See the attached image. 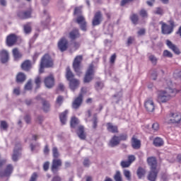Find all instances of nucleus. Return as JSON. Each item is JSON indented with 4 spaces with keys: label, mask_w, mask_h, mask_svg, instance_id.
<instances>
[{
    "label": "nucleus",
    "mask_w": 181,
    "mask_h": 181,
    "mask_svg": "<svg viewBox=\"0 0 181 181\" xmlns=\"http://www.w3.org/2000/svg\"><path fill=\"white\" fill-rule=\"evenodd\" d=\"M115 59H117V55L114 54L110 57V63H114V62H115Z\"/></svg>",
    "instance_id": "680f3d73"
},
{
    "label": "nucleus",
    "mask_w": 181,
    "mask_h": 181,
    "mask_svg": "<svg viewBox=\"0 0 181 181\" xmlns=\"http://www.w3.org/2000/svg\"><path fill=\"white\" fill-rule=\"evenodd\" d=\"M123 173L127 180H131V172H129V170H124Z\"/></svg>",
    "instance_id": "a19ab883"
},
{
    "label": "nucleus",
    "mask_w": 181,
    "mask_h": 181,
    "mask_svg": "<svg viewBox=\"0 0 181 181\" xmlns=\"http://www.w3.org/2000/svg\"><path fill=\"white\" fill-rule=\"evenodd\" d=\"M36 179H37V174H36L35 173H34L32 175L30 181H36Z\"/></svg>",
    "instance_id": "6e6d98bb"
},
{
    "label": "nucleus",
    "mask_w": 181,
    "mask_h": 181,
    "mask_svg": "<svg viewBox=\"0 0 181 181\" xmlns=\"http://www.w3.org/2000/svg\"><path fill=\"white\" fill-rule=\"evenodd\" d=\"M103 21V15L101 14V12L98 11L95 13L93 21H92V25L93 26H98L100 23Z\"/></svg>",
    "instance_id": "9d476101"
},
{
    "label": "nucleus",
    "mask_w": 181,
    "mask_h": 181,
    "mask_svg": "<svg viewBox=\"0 0 181 181\" xmlns=\"http://www.w3.org/2000/svg\"><path fill=\"white\" fill-rule=\"evenodd\" d=\"M163 56H164V57H173V55L172 54V52L165 49L163 51Z\"/></svg>",
    "instance_id": "79ce46f5"
},
{
    "label": "nucleus",
    "mask_w": 181,
    "mask_h": 181,
    "mask_svg": "<svg viewBox=\"0 0 181 181\" xmlns=\"http://www.w3.org/2000/svg\"><path fill=\"white\" fill-rule=\"evenodd\" d=\"M94 65L90 64L86 71L83 81L84 83H90L94 78Z\"/></svg>",
    "instance_id": "39448f33"
},
{
    "label": "nucleus",
    "mask_w": 181,
    "mask_h": 181,
    "mask_svg": "<svg viewBox=\"0 0 181 181\" xmlns=\"http://www.w3.org/2000/svg\"><path fill=\"white\" fill-rule=\"evenodd\" d=\"M13 170V167L11 165H8L4 172H0V176L4 177V176H10Z\"/></svg>",
    "instance_id": "aec40b11"
},
{
    "label": "nucleus",
    "mask_w": 181,
    "mask_h": 181,
    "mask_svg": "<svg viewBox=\"0 0 181 181\" xmlns=\"http://www.w3.org/2000/svg\"><path fill=\"white\" fill-rule=\"evenodd\" d=\"M166 45L168 46V47H169V49L173 50V52H174V53H176V54H179V53H180V51L179 50V48H177V47L176 45L173 44L170 40H166Z\"/></svg>",
    "instance_id": "f3484780"
},
{
    "label": "nucleus",
    "mask_w": 181,
    "mask_h": 181,
    "mask_svg": "<svg viewBox=\"0 0 181 181\" xmlns=\"http://www.w3.org/2000/svg\"><path fill=\"white\" fill-rule=\"evenodd\" d=\"M53 66V59L50 57V55L45 54L41 59L40 66V73H43V69L45 67L49 68Z\"/></svg>",
    "instance_id": "7ed1b4c3"
},
{
    "label": "nucleus",
    "mask_w": 181,
    "mask_h": 181,
    "mask_svg": "<svg viewBox=\"0 0 181 181\" xmlns=\"http://www.w3.org/2000/svg\"><path fill=\"white\" fill-rule=\"evenodd\" d=\"M44 170H47L49 169V162H46L43 165Z\"/></svg>",
    "instance_id": "0e129e2a"
},
{
    "label": "nucleus",
    "mask_w": 181,
    "mask_h": 181,
    "mask_svg": "<svg viewBox=\"0 0 181 181\" xmlns=\"http://www.w3.org/2000/svg\"><path fill=\"white\" fill-rule=\"evenodd\" d=\"M78 119L76 117H72L71 119V128H76V126L78 125Z\"/></svg>",
    "instance_id": "72a5a7b5"
},
{
    "label": "nucleus",
    "mask_w": 181,
    "mask_h": 181,
    "mask_svg": "<svg viewBox=\"0 0 181 181\" xmlns=\"http://www.w3.org/2000/svg\"><path fill=\"white\" fill-rule=\"evenodd\" d=\"M140 16L142 18H148V12L145 9H141L139 12Z\"/></svg>",
    "instance_id": "c03bdc74"
},
{
    "label": "nucleus",
    "mask_w": 181,
    "mask_h": 181,
    "mask_svg": "<svg viewBox=\"0 0 181 181\" xmlns=\"http://www.w3.org/2000/svg\"><path fill=\"white\" fill-rule=\"evenodd\" d=\"M1 129H6L8 128V123L5 121H1L0 124Z\"/></svg>",
    "instance_id": "a18cd8bd"
},
{
    "label": "nucleus",
    "mask_w": 181,
    "mask_h": 181,
    "mask_svg": "<svg viewBox=\"0 0 181 181\" xmlns=\"http://www.w3.org/2000/svg\"><path fill=\"white\" fill-rule=\"evenodd\" d=\"M69 47V41L66 37H62L58 42V48L61 52H66Z\"/></svg>",
    "instance_id": "0eeeda50"
},
{
    "label": "nucleus",
    "mask_w": 181,
    "mask_h": 181,
    "mask_svg": "<svg viewBox=\"0 0 181 181\" xmlns=\"http://www.w3.org/2000/svg\"><path fill=\"white\" fill-rule=\"evenodd\" d=\"M83 165L86 166V168H88V166H90V160L86 158L83 161Z\"/></svg>",
    "instance_id": "bf43d9fd"
},
{
    "label": "nucleus",
    "mask_w": 181,
    "mask_h": 181,
    "mask_svg": "<svg viewBox=\"0 0 181 181\" xmlns=\"http://www.w3.org/2000/svg\"><path fill=\"white\" fill-rule=\"evenodd\" d=\"M26 80V76L25 74L20 72L16 76V81L17 83H23Z\"/></svg>",
    "instance_id": "c756f323"
},
{
    "label": "nucleus",
    "mask_w": 181,
    "mask_h": 181,
    "mask_svg": "<svg viewBox=\"0 0 181 181\" xmlns=\"http://www.w3.org/2000/svg\"><path fill=\"white\" fill-rule=\"evenodd\" d=\"M137 33L139 36H144V35H145V29L144 28L140 29Z\"/></svg>",
    "instance_id": "4d7b16f0"
},
{
    "label": "nucleus",
    "mask_w": 181,
    "mask_h": 181,
    "mask_svg": "<svg viewBox=\"0 0 181 181\" xmlns=\"http://www.w3.org/2000/svg\"><path fill=\"white\" fill-rule=\"evenodd\" d=\"M32 28H30V25H29V24L24 25V33H25V35L29 34Z\"/></svg>",
    "instance_id": "ea45409f"
},
{
    "label": "nucleus",
    "mask_w": 181,
    "mask_h": 181,
    "mask_svg": "<svg viewBox=\"0 0 181 181\" xmlns=\"http://www.w3.org/2000/svg\"><path fill=\"white\" fill-rule=\"evenodd\" d=\"M137 176L139 177V179H142V177L145 176V170H144L142 168H139L137 170Z\"/></svg>",
    "instance_id": "f704fd0d"
},
{
    "label": "nucleus",
    "mask_w": 181,
    "mask_h": 181,
    "mask_svg": "<svg viewBox=\"0 0 181 181\" xmlns=\"http://www.w3.org/2000/svg\"><path fill=\"white\" fill-rule=\"evenodd\" d=\"M77 37H80L78 30L75 29L69 33V38L71 39V40H74V39H77Z\"/></svg>",
    "instance_id": "393cba45"
},
{
    "label": "nucleus",
    "mask_w": 181,
    "mask_h": 181,
    "mask_svg": "<svg viewBox=\"0 0 181 181\" xmlns=\"http://www.w3.org/2000/svg\"><path fill=\"white\" fill-rule=\"evenodd\" d=\"M122 168H129V166H131V163L125 160H123L120 163Z\"/></svg>",
    "instance_id": "58836bf2"
},
{
    "label": "nucleus",
    "mask_w": 181,
    "mask_h": 181,
    "mask_svg": "<svg viewBox=\"0 0 181 181\" xmlns=\"http://www.w3.org/2000/svg\"><path fill=\"white\" fill-rule=\"evenodd\" d=\"M76 22L79 25L81 30L86 32L87 30V22H86V18L83 16H78L76 18Z\"/></svg>",
    "instance_id": "1a4fd4ad"
},
{
    "label": "nucleus",
    "mask_w": 181,
    "mask_h": 181,
    "mask_svg": "<svg viewBox=\"0 0 181 181\" xmlns=\"http://www.w3.org/2000/svg\"><path fill=\"white\" fill-rule=\"evenodd\" d=\"M181 121V115L179 112L171 113L169 119H165L167 124H179Z\"/></svg>",
    "instance_id": "423d86ee"
},
{
    "label": "nucleus",
    "mask_w": 181,
    "mask_h": 181,
    "mask_svg": "<svg viewBox=\"0 0 181 181\" xmlns=\"http://www.w3.org/2000/svg\"><path fill=\"white\" fill-rule=\"evenodd\" d=\"M31 67H32V64L29 60L25 61L21 65V69L23 70H25V71L30 70Z\"/></svg>",
    "instance_id": "a878e982"
},
{
    "label": "nucleus",
    "mask_w": 181,
    "mask_h": 181,
    "mask_svg": "<svg viewBox=\"0 0 181 181\" xmlns=\"http://www.w3.org/2000/svg\"><path fill=\"white\" fill-rule=\"evenodd\" d=\"M0 59L1 63H6L8 60H9V54L8 53V51L4 49L0 53Z\"/></svg>",
    "instance_id": "6ab92c4d"
},
{
    "label": "nucleus",
    "mask_w": 181,
    "mask_h": 181,
    "mask_svg": "<svg viewBox=\"0 0 181 181\" xmlns=\"http://www.w3.org/2000/svg\"><path fill=\"white\" fill-rule=\"evenodd\" d=\"M63 100H64V98H63V96H58L57 98V100H56V105H57L58 107H60V105H62V104H63Z\"/></svg>",
    "instance_id": "4c0bfd02"
},
{
    "label": "nucleus",
    "mask_w": 181,
    "mask_h": 181,
    "mask_svg": "<svg viewBox=\"0 0 181 181\" xmlns=\"http://www.w3.org/2000/svg\"><path fill=\"white\" fill-rule=\"evenodd\" d=\"M81 62H83V56L81 55L76 57L74 60L73 67L77 76H80L81 74Z\"/></svg>",
    "instance_id": "20e7f679"
},
{
    "label": "nucleus",
    "mask_w": 181,
    "mask_h": 181,
    "mask_svg": "<svg viewBox=\"0 0 181 181\" xmlns=\"http://www.w3.org/2000/svg\"><path fill=\"white\" fill-rule=\"evenodd\" d=\"M118 138L119 139V142H121V141H127L128 136L126 134H122L119 136Z\"/></svg>",
    "instance_id": "603ef678"
},
{
    "label": "nucleus",
    "mask_w": 181,
    "mask_h": 181,
    "mask_svg": "<svg viewBox=\"0 0 181 181\" xmlns=\"http://www.w3.org/2000/svg\"><path fill=\"white\" fill-rule=\"evenodd\" d=\"M119 137L117 136H114L109 142V146L110 148H114V146H117V145H119Z\"/></svg>",
    "instance_id": "412c9836"
},
{
    "label": "nucleus",
    "mask_w": 181,
    "mask_h": 181,
    "mask_svg": "<svg viewBox=\"0 0 181 181\" xmlns=\"http://www.w3.org/2000/svg\"><path fill=\"white\" fill-rule=\"evenodd\" d=\"M107 129L109 132H112V134H115V132H118V127L112 123L107 124Z\"/></svg>",
    "instance_id": "b1692460"
},
{
    "label": "nucleus",
    "mask_w": 181,
    "mask_h": 181,
    "mask_svg": "<svg viewBox=\"0 0 181 181\" xmlns=\"http://www.w3.org/2000/svg\"><path fill=\"white\" fill-rule=\"evenodd\" d=\"M149 60L153 63V64H156V62H158V59L154 55H150L148 57Z\"/></svg>",
    "instance_id": "37998d69"
},
{
    "label": "nucleus",
    "mask_w": 181,
    "mask_h": 181,
    "mask_svg": "<svg viewBox=\"0 0 181 181\" xmlns=\"http://www.w3.org/2000/svg\"><path fill=\"white\" fill-rule=\"evenodd\" d=\"M66 77L68 81H69V88L72 91H74V90L78 88L80 81L74 78V74H73V72H71L69 67L66 68Z\"/></svg>",
    "instance_id": "f03ea898"
},
{
    "label": "nucleus",
    "mask_w": 181,
    "mask_h": 181,
    "mask_svg": "<svg viewBox=\"0 0 181 181\" xmlns=\"http://www.w3.org/2000/svg\"><path fill=\"white\" fill-rule=\"evenodd\" d=\"M93 128L95 129L97 128V118L96 117H93Z\"/></svg>",
    "instance_id": "338daca9"
},
{
    "label": "nucleus",
    "mask_w": 181,
    "mask_h": 181,
    "mask_svg": "<svg viewBox=\"0 0 181 181\" xmlns=\"http://www.w3.org/2000/svg\"><path fill=\"white\" fill-rule=\"evenodd\" d=\"M67 114H69V110H65L59 115L60 121L63 124H66L67 121Z\"/></svg>",
    "instance_id": "bb28decb"
},
{
    "label": "nucleus",
    "mask_w": 181,
    "mask_h": 181,
    "mask_svg": "<svg viewBox=\"0 0 181 181\" xmlns=\"http://www.w3.org/2000/svg\"><path fill=\"white\" fill-rule=\"evenodd\" d=\"M162 25V33L163 35H170L173 32V27L172 25H168L164 23H160Z\"/></svg>",
    "instance_id": "4468645a"
},
{
    "label": "nucleus",
    "mask_w": 181,
    "mask_h": 181,
    "mask_svg": "<svg viewBox=\"0 0 181 181\" xmlns=\"http://www.w3.org/2000/svg\"><path fill=\"white\" fill-rule=\"evenodd\" d=\"M20 156H21L20 149L18 148V150H16V148H15L13 151V154L12 156V160L14 162H16V160H18V158H19Z\"/></svg>",
    "instance_id": "7c9ffc66"
},
{
    "label": "nucleus",
    "mask_w": 181,
    "mask_h": 181,
    "mask_svg": "<svg viewBox=\"0 0 181 181\" xmlns=\"http://www.w3.org/2000/svg\"><path fill=\"white\" fill-rule=\"evenodd\" d=\"M114 179L115 181H122V177H121V172L117 171L114 176Z\"/></svg>",
    "instance_id": "e433bc0d"
},
{
    "label": "nucleus",
    "mask_w": 181,
    "mask_h": 181,
    "mask_svg": "<svg viewBox=\"0 0 181 181\" xmlns=\"http://www.w3.org/2000/svg\"><path fill=\"white\" fill-rule=\"evenodd\" d=\"M77 135L81 139H86V134H84V127L83 126L78 127Z\"/></svg>",
    "instance_id": "cd10ccee"
},
{
    "label": "nucleus",
    "mask_w": 181,
    "mask_h": 181,
    "mask_svg": "<svg viewBox=\"0 0 181 181\" xmlns=\"http://www.w3.org/2000/svg\"><path fill=\"white\" fill-rule=\"evenodd\" d=\"M132 146L134 149H139L141 148V141L134 136L132 139Z\"/></svg>",
    "instance_id": "5701e85b"
},
{
    "label": "nucleus",
    "mask_w": 181,
    "mask_h": 181,
    "mask_svg": "<svg viewBox=\"0 0 181 181\" xmlns=\"http://www.w3.org/2000/svg\"><path fill=\"white\" fill-rule=\"evenodd\" d=\"M13 94H15L16 95H19V94H21V90L19 89V88H16L13 89Z\"/></svg>",
    "instance_id": "13d9d810"
},
{
    "label": "nucleus",
    "mask_w": 181,
    "mask_h": 181,
    "mask_svg": "<svg viewBox=\"0 0 181 181\" xmlns=\"http://www.w3.org/2000/svg\"><path fill=\"white\" fill-rule=\"evenodd\" d=\"M135 160V156L134 155H131L128 156V161L131 163H132V162H134Z\"/></svg>",
    "instance_id": "864d4df0"
},
{
    "label": "nucleus",
    "mask_w": 181,
    "mask_h": 181,
    "mask_svg": "<svg viewBox=\"0 0 181 181\" xmlns=\"http://www.w3.org/2000/svg\"><path fill=\"white\" fill-rule=\"evenodd\" d=\"M35 84L37 85V88H39V86H40L41 79L40 77L38 76L35 78Z\"/></svg>",
    "instance_id": "5fc2aeb1"
},
{
    "label": "nucleus",
    "mask_w": 181,
    "mask_h": 181,
    "mask_svg": "<svg viewBox=\"0 0 181 181\" xmlns=\"http://www.w3.org/2000/svg\"><path fill=\"white\" fill-rule=\"evenodd\" d=\"M158 169H153V170H151L148 175V180L150 181H155L156 180V177L158 176Z\"/></svg>",
    "instance_id": "a211bd4d"
},
{
    "label": "nucleus",
    "mask_w": 181,
    "mask_h": 181,
    "mask_svg": "<svg viewBox=\"0 0 181 181\" xmlns=\"http://www.w3.org/2000/svg\"><path fill=\"white\" fill-rule=\"evenodd\" d=\"M132 1L134 0H122L121 2L122 6H124V5H126V4H128V2H131Z\"/></svg>",
    "instance_id": "e2e57ef3"
},
{
    "label": "nucleus",
    "mask_w": 181,
    "mask_h": 181,
    "mask_svg": "<svg viewBox=\"0 0 181 181\" xmlns=\"http://www.w3.org/2000/svg\"><path fill=\"white\" fill-rule=\"evenodd\" d=\"M152 129H153V131H159V123L154 122L152 124Z\"/></svg>",
    "instance_id": "de8ad7c7"
},
{
    "label": "nucleus",
    "mask_w": 181,
    "mask_h": 181,
    "mask_svg": "<svg viewBox=\"0 0 181 181\" xmlns=\"http://www.w3.org/2000/svg\"><path fill=\"white\" fill-rule=\"evenodd\" d=\"M175 93V90L168 88L165 90H158L157 92V101L159 104H165L169 103L172 99V94Z\"/></svg>",
    "instance_id": "f257e3e1"
},
{
    "label": "nucleus",
    "mask_w": 181,
    "mask_h": 181,
    "mask_svg": "<svg viewBox=\"0 0 181 181\" xmlns=\"http://www.w3.org/2000/svg\"><path fill=\"white\" fill-rule=\"evenodd\" d=\"M81 9H83L82 6L76 7L74 10V15H80V13H81Z\"/></svg>",
    "instance_id": "49530a36"
},
{
    "label": "nucleus",
    "mask_w": 181,
    "mask_h": 181,
    "mask_svg": "<svg viewBox=\"0 0 181 181\" xmlns=\"http://www.w3.org/2000/svg\"><path fill=\"white\" fill-rule=\"evenodd\" d=\"M13 55L15 60H19V59L22 58V53L19 52V49H18V48H14L13 49Z\"/></svg>",
    "instance_id": "c85d7f7f"
},
{
    "label": "nucleus",
    "mask_w": 181,
    "mask_h": 181,
    "mask_svg": "<svg viewBox=\"0 0 181 181\" xmlns=\"http://www.w3.org/2000/svg\"><path fill=\"white\" fill-rule=\"evenodd\" d=\"M32 12L30 11H20L18 13V16L20 19H28V18H30Z\"/></svg>",
    "instance_id": "4be33fe9"
},
{
    "label": "nucleus",
    "mask_w": 181,
    "mask_h": 181,
    "mask_svg": "<svg viewBox=\"0 0 181 181\" xmlns=\"http://www.w3.org/2000/svg\"><path fill=\"white\" fill-rule=\"evenodd\" d=\"M44 83L47 88H52L54 86V77L52 75L46 77L44 80Z\"/></svg>",
    "instance_id": "f8f14e48"
},
{
    "label": "nucleus",
    "mask_w": 181,
    "mask_h": 181,
    "mask_svg": "<svg viewBox=\"0 0 181 181\" xmlns=\"http://www.w3.org/2000/svg\"><path fill=\"white\" fill-rule=\"evenodd\" d=\"M153 145H155V146H162V145H163V139L160 137H156L153 140Z\"/></svg>",
    "instance_id": "2f4dec72"
},
{
    "label": "nucleus",
    "mask_w": 181,
    "mask_h": 181,
    "mask_svg": "<svg viewBox=\"0 0 181 181\" xmlns=\"http://www.w3.org/2000/svg\"><path fill=\"white\" fill-rule=\"evenodd\" d=\"M147 162L151 168V170L157 169L156 166H158V163L156 162V158L154 157H149L147 158Z\"/></svg>",
    "instance_id": "dca6fc26"
},
{
    "label": "nucleus",
    "mask_w": 181,
    "mask_h": 181,
    "mask_svg": "<svg viewBox=\"0 0 181 181\" xmlns=\"http://www.w3.org/2000/svg\"><path fill=\"white\" fill-rule=\"evenodd\" d=\"M62 166V160L59 158H54L52 161V171L53 173H56L57 170H59V168Z\"/></svg>",
    "instance_id": "2eb2a0df"
},
{
    "label": "nucleus",
    "mask_w": 181,
    "mask_h": 181,
    "mask_svg": "<svg viewBox=\"0 0 181 181\" xmlns=\"http://www.w3.org/2000/svg\"><path fill=\"white\" fill-rule=\"evenodd\" d=\"M154 13H156V15H163V10L160 8H156Z\"/></svg>",
    "instance_id": "8fccbe9b"
},
{
    "label": "nucleus",
    "mask_w": 181,
    "mask_h": 181,
    "mask_svg": "<svg viewBox=\"0 0 181 181\" xmlns=\"http://www.w3.org/2000/svg\"><path fill=\"white\" fill-rule=\"evenodd\" d=\"M131 20L133 22V23H136L138 22V16L136 14H133L131 16Z\"/></svg>",
    "instance_id": "09e8293b"
},
{
    "label": "nucleus",
    "mask_w": 181,
    "mask_h": 181,
    "mask_svg": "<svg viewBox=\"0 0 181 181\" xmlns=\"http://www.w3.org/2000/svg\"><path fill=\"white\" fill-rule=\"evenodd\" d=\"M96 88H98V90H100V88H103V83L98 82L96 83Z\"/></svg>",
    "instance_id": "774afa93"
},
{
    "label": "nucleus",
    "mask_w": 181,
    "mask_h": 181,
    "mask_svg": "<svg viewBox=\"0 0 181 181\" xmlns=\"http://www.w3.org/2000/svg\"><path fill=\"white\" fill-rule=\"evenodd\" d=\"M133 42H134V37H129L127 39V45H132Z\"/></svg>",
    "instance_id": "052dcab7"
},
{
    "label": "nucleus",
    "mask_w": 181,
    "mask_h": 181,
    "mask_svg": "<svg viewBox=\"0 0 181 181\" xmlns=\"http://www.w3.org/2000/svg\"><path fill=\"white\" fill-rule=\"evenodd\" d=\"M25 121L27 122V124H29L30 122V116L27 115L25 117Z\"/></svg>",
    "instance_id": "69168bd1"
},
{
    "label": "nucleus",
    "mask_w": 181,
    "mask_h": 181,
    "mask_svg": "<svg viewBox=\"0 0 181 181\" xmlns=\"http://www.w3.org/2000/svg\"><path fill=\"white\" fill-rule=\"evenodd\" d=\"M42 108L44 111L47 112V111H49V110H50V103H49V102L46 100H44L42 102Z\"/></svg>",
    "instance_id": "473e14b6"
},
{
    "label": "nucleus",
    "mask_w": 181,
    "mask_h": 181,
    "mask_svg": "<svg viewBox=\"0 0 181 181\" xmlns=\"http://www.w3.org/2000/svg\"><path fill=\"white\" fill-rule=\"evenodd\" d=\"M144 106L146 110L148 112H153V111L155 110V103H153V100L152 99H148L147 100H146Z\"/></svg>",
    "instance_id": "9b49d317"
},
{
    "label": "nucleus",
    "mask_w": 181,
    "mask_h": 181,
    "mask_svg": "<svg viewBox=\"0 0 181 181\" xmlns=\"http://www.w3.org/2000/svg\"><path fill=\"white\" fill-rule=\"evenodd\" d=\"M86 93V88H83L81 89V93L76 98L72 105L73 108L77 109L80 105H81V103H83V94Z\"/></svg>",
    "instance_id": "6e6552de"
},
{
    "label": "nucleus",
    "mask_w": 181,
    "mask_h": 181,
    "mask_svg": "<svg viewBox=\"0 0 181 181\" xmlns=\"http://www.w3.org/2000/svg\"><path fill=\"white\" fill-rule=\"evenodd\" d=\"M52 155L55 159H57L60 156V153H59V149L57 147L52 148Z\"/></svg>",
    "instance_id": "c9c22d12"
},
{
    "label": "nucleus",
    "mask_w": 181,
    "mask_h": 181,
    "mask_svg": "<svg viewBox=\"0 0 181 181\" xmlns=\"http://www.w3.org/2000/svg\"><path fill=\"white\" fill-rule=\"evenodd\" d=\"M16 40H18V37L15 34H11L7 36L6 38V45L7 46L10 47L13 46L15 43H16Z\"/></svg>",
    "instance_id": "ddd939ff"
},
{
    "label": "nucleus",
    "mask_w": 181,
    "mask_h": 181,
    "mask_svg": "<svg viewBox=\"0 0 181 181\" xmlns=\"http://www.w3.org/2000/svg\"><path fill=\"white\" fill-rule=\"evenodd\" d=\"M25 90H32V81H29L25 86Z\"/></svg>",
    "instance_id": "3c124183"
}]
</instances>
